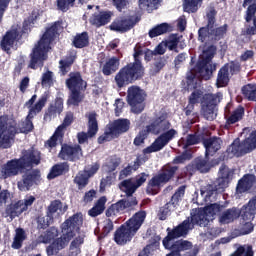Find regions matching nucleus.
<instances>
[{
  "label": "nucleus",
  "instance_id": "1",
  "mask_svg": "<svg viewBox=\"0 0 256 256\" xmlns=\"http://www.w3.org/2000/svg\"><path fill=\"white\" fill-rule=\"evenodd\" d=\"M223 209V205L210 204L204 209L199 210L196 214H192L191 222L189 220H185L172 231H169L168 228V235L163 240L165 249L176 251V253L184 251L185 254L183 256H197V253H199V247L193 246V243L188 240H178L175 242V239H179V237L187 235L189 230L193 229V225L195 224L200 227H207V225H209V223L215 219V216L219 215Z\"/></svg>",
  "mask_w": 256,
  "mask_h": 256
},
{
  "label": "nucleus",
  "instance_id": "2",
  "mask_svg": "<svg viewBox=\"0 0 256 256\" xmlns=\"http://www.w3.org/2000/svg\"><path fill=\"white\" fill-rule=\"evenodd\" d=\"M35 101H37V95H33L31 99L26 102L25 107L29 109V113L25 121L19 124V127H17V122H15L13 118L7 116L0 117V147L2 149H9V147H11L13 137H15L17 133H29L30 131H33V122H31V119L45 107L47 98L43 96L33 106Z\"/></svg>",
  "mask_w": 256,
  "mask_h": 256
},
{
  "label": "nucleus",
  "instance_id": "3",
  "mask_svg": "<svg viewBox=\"0 0 256 256\" xmlns=\"http://www.w3.org/2000/svg\"><path fill=\"white\" fill-rule=\"evenodd\" d=\"M41 161V153L37 150H27L23 153L20 159L8 161L6 164L0 166V179H7V177H15L19 173H23L25 169L39 165Z\"/></svg>",
  "mask_w": 256,
  "mask_h": 256
},
{
  "label": "nucleus",
  "instance_id": "4",
  "mask_svg": "<svg viewBox=\"0 0 256 256\" xmlns=\"http://www.w3.org/2000/svg\"><path fill=\"white\" fill-rule=\"evenodd\" d=\"M58 32L59 23H54L46 28L45 33L32 51L29 64L30 69H37V67L43 65V62L47 59V53L51 49V43L57 37Z\"/></svg>",
  "mask_w": 256,
  "mask_h": 256
},
{
  "label": "nucleus",
  "instance_id": "5",
  "mask_svg": "<svg viewBox=\"0 0 256 256\" xmlns=\"http://www.w3.org/2000/svg\"><path fill=\"white\" fill-rule=\"evenodd\" d=\"M83 225V215L75 214L70 217L62 224V236L53 241V243L47 248L48 255H55V253H59L61 249H65L69 242L73 237H75V233L79 231V227Z\"/></svg>",
  "mask_w": 256,
  "mask_h": 256
},
{
  "label": "nucleus",
  "instance_id": "6",
  "mask_svg": "<svg viewBox=\"0 0 256 256\" xmlns=\"http://www.w3.org/2000/svg\"><path fill=\"white\" fill-rule=\"evenodd\" d=\"M223 99V94L218 92L216 94H205L201 90H195L189 97V105L187 109H193L195 103L201 102L202 113L208 121H213L217 117V105L221 103Z\"/></svg>",
  "mask_w": 256,
  "mask_h": 256
},
{
  "label": "nucleus",
  "instance_id": "7",
  "mask_svg": "<svg viewBox=\"0 0 256 256\" xmlns=\"http://www.w3.org/2000/svg\"><path fill=\"white\" fill-rule=\"evenodd\" d=\"M216 48L211 45L208 49H203L202 60L199 62L196 70H191L187 74V85L188 89H195L197 87V78L200 76L203 79H209V75L215 71V66L211 65V59L215 55Z\"/></svg>",
  "mask_w": 256,
  "mask_h": 256
},
{
  "label": "nucleus",
  "instance_id": "8",
  "mask_svg": "<svg viewBox=\"0 0 256 256\" xmlns=\"http://www.w3.org/2000/svg\"><path fill=\"white\" fill-rule=\"evenodd\" d=\"M147 214L145 212H137L124 225H122L115 233V242L117 245H125L135 237V233L141 229Z\"/></svg>",
  "mask_w": 256,
  "mask_h": 256
},
{
  "label": "nucleus",
  "instance_id": "9",
  "mask_svg": "<svg viewBox=\"0 0 256 256\" xmlns=\"http://www.w3.org/2000/svg\"><path fill=\"white\" fill-rule=\"evenodd\" d=\"M233 177V170L229 169L227 166H221L219 170V178L216 181L215 189L213 185H207L201 189V195L205 201H209L215 193H223L229 185V181Z\"/></svg>",
  "mask_w": 256,
  "mask_h": 256
},
{
  "label": "nucleus",
  "instance_id": "10",
  "mask_svg": "<svg viewBox=\"0 0 256 256\" xmlns=\"http://www.w3.org/2000/svg\"><path fill=\"white\" fill-rule=\"evenodd\" d=\"M207 17V27H202L198 31L199 41L202 43H213V41H219V39H221V37H223L227 32V26L224 25L216 29L213 28V23H215L213 20V17H215V10H210V13L207 14Z\"/></svg>",
  "mask_w": 256,
  "mask_h": 256
},
{
  "label": "nucleus",
  "instance_id": "11",
  "mask_svg": "<svg viewBox=\"0 0 256 256\" xmlns=\"http://www.w3.org/2000/svg\"><path fill=\"white\" fill-rule=\"evenodd\" d=\"M66 85L71 91L68 99V105H79L83 100L81 91L87 89V82L83 80L79 72L70 73L69 79L66 80Z\"/></svg>",
  "mask_w": 256,
  "mask_h": 256
},
{
  "label": "nucleus",
  "instance_id": "12",
  "mask_svg": "<svg viewBox=\"0 0 256 256\" xmlns=\"http://www.w3.org/2000/svg\"><path fill=\"white\" fill-rule=\"evenodd\" d=\"M143 73L144 69L141 63L136 62L128 64L116 74L115 82L118 87H125V85H129V83L141 79Z\"/></svg>",
  "mask_w": 256,
  "mask_h": 256
},
{
  "label": "nucleus",
  "instance_id": "13",
  "mask_svg": "<svg viewBox=\"0 0 256 256\" xmlns=\"http://www.w3.org/2000/svg\"><path fill=\"white\" fill-rule=\"evenodd\" d=\"M256 215V196L244 205L241 209V220H240V230L236 234L239 235H249L253 231V221Z\"/></svg>",
  "mask_w": 256,
  "mask_h": 256
},
{
  "label": "nucleus",
  "instance_id": "14",
  "mask_svg": "<svg viewBox=\"0 0 256 256\" xmlns=\"http://www.w3.org/2000/svg\"><path fill=\"white\" fill-rule=\"evenodd\" d=\"M256 149V131L252 132L250 137H248L242 144L239 139H235L234 142L226 150L228 159L233 157H239L241 151L244 153H249Z\"/></svg>",
  "mask_w": 256,
  "mask_h": 256
},
{
  "label": "nucleus",
  "instance_id": "15",
  "mask_svg": "<svg viewBox=\"0 0 256 256\" xmlns=\"http://www.w3.org/2000/svg\"><path fill=\"white\" fill-rule=\"evenodd\" d=\"M131 127V121L128 119H118L113 123L109 124L108 129L106 130L103 136L98 138V143H105V141H111L115 137H119L121 133H127Z\"/></svg>",
  "mask_w": 256,
  "mask_h": 256
},
{
  "label": "nucleus",
  "instance_id": "16",
  "mask_svg": "<svg viewBox=\"0 0 256 256\" xmlns=\"http://www.w3.org/2000/svg\"><path fill=\"white\" fill-rule=\"evenodd\" d=\"M177 171V167H166L165 171L155 177H153L147 186V193L149 195H157V193H159V188L161 187V185H165V183H167L171 177H173L175 175V172Z\"/></svg>",
  "mask_w": 256,
  "mask_h": 256
},
{
  "label": "nucleus",
  "instance_id": "17",
  "mask_svg": "<svg viewBox=\"0 0 256 256\" xmlns=\"http://www.w3.org/2000/svg\"><path fill=\"white\" fill-rule=\"evenodd\" d=\"M145 91H143L139 86H131L128 88L127 101L131 106V110L133 113H141L143 109H145Z\"/></svg>",
  "mask_w": 256,
  "mask_h": 256
},
{
  "label": "nucleus",
  "instance_id": "18",
  "mask_svg": "<svg viewBox=\"0 0 256 256\" xmlns=\"http://www.w3.org/2000/svg\"><path fill=\"white\" fill-rule=\"evenodd\" d=\"M177 135V131L175 129H170L167 132L160 135L151 146L144 149L145 154L149 153H157V151H161L169 141H171Z\"/></svg>",
  "mask_w": 256,
  "mask_h": 256
},
{
  "label": "nucleus",
  "instance_id": "19",
  "mask_svg": "<svg viewBox=\"0 0 256 256\" xmlns=\"http://www.w3.org/2000/svg\"><path fill=\"white\" fill-rule=\"evenodd\" d=\"M71 123H73V114H67L63 123L58 126L54 135L46 142V147L53 149V147H56L57 143H61L65 129H67Z\"/></svg>",
  "mask_w": 256,
  "mask_h": 256
},
{
  "label": "nucleus",
  "instance_id": "20",
  "mask_svg": "<svg viewBox=\"0 0 256 256\" xmlns=\"http://www.w3.org/2000/svg\"><path fill=\"white\" fill-rule=\"evenodd\" d=\"M148 177L149 175L142 173L136 176L135 179L124 180L120 184V189L121 191H124L126 195H132L135 193V191H137V189H139V187H141V185H143V183H145V181H147Z\"/></svg>",
  "mask_w": 256,
  "mask_h": 256
},
{
  "label": "nucleus",
  "instance_id": "21",
  "mask_svg": "<svg viewBox=\"0 0 256 256\" xmlns=\"http://www.w3.org/2000/svg\"><path fill=\"white\" fill-rule=\"evenodd\" d=\"M87 117L88 133H78V143H85L89 137H95V135H97V131H99V126L97 125V114H95V112H91L87 115Z\"/></svg>",
  "mask_w": 256,
  "mask_h": 256
},
{
  "label": "nucleus",
  "instance_id": "22",
  "mask_svg": "<svg viewBox=\"0 0 256 256\" xmlns=\"http://www.w3.org/2000/svg\"><path fill=\"white\" fill-rule=\"evenodd\" d=\"M135 21H133V17L131 16H123L118 17L115 21L110 25L111 31H117L118 33H125V31H129L134 27Z\"/></svg>",
  "mask_w": 256,
  "mask_h": 256
},
{
  "label": "nucleus",
  "instance_id": "23",
  "mask_svg": "<svg viewBox=\"0 0 256 256\" xmlns=\"http://www.w3.org/2000/svg\"><path fill=\"white\" fill-rule=\"evenodd\" d=\"M169 127H171V124L165 119V116H160L154 119L150 125L146 126V131L152 133V135H159V133L167 131Z\"/></svg>",
  "mask_w": 256,
  "mask_h": 256
},
{
  "label": "nucleus",
  "instance_id": "24",
  "mask_svg": "<svg viewBox=\"0 0 256 256\" xmlns=\"http://www.w3.org/2000/svg\"><path fill=\"white\" fill-rule=\"evenodd\" d=\"M20 29L12 28L8 31L1 41V48L3 51L9 53L11 49H15V43H17V39L19 37Z\"/></svg>",
  "mask_w": 256,
  "mask_h": 256
},
{
  "label": "nucleus",
  "instance_id": "25",
  "mask_svg": "<svg viewBox=\"0 0 256 256\" xmlns=\"http://www.w3.org/2000/svg\"><path fill=\"white\" fill-rule=\"evenodd\" d=\"M82 156L83 152L79 146L73 147L69 145H63L61 152L59 153L60 159H64L66 161H76V159H81Z\"/></svg>",
  "mask_w": 256,
  "mask_h": 256
},
{
  "label": "nucleus",
  "instance_id": "26",
  "mask_svg": "<svg viewBox=\"0 0 256 256\" xmlns=\"http://www.w3.org/2000/svg\"><path fill=\"white\" fill-rule=\"evenodd\" d=\"M222 144L223 141L221 140V138H210L204 140L203 145L206 149V157H212V155H215V152L221 149Z\"/></svg>",
  "mask_w": 256,
  "mask_h": 256
},
{
  "label": "nucleus",
  "instance_id": "27",
  "mask_svg": "<svg viewBox=\"0 0 256 256\" xmlns=\"http://www.w3.org/2000/svg\"><path fill=\"white\" fill-rule=\"evenodd\" d=\"M239 216L241 217V210L237 208H231L226 211H224L220 216H219V222L222 225H227L229 223H233L235 219H239Z\"/></svg>",
  "mask_w": 256,
  "mask_h": 256
},
{
  "label": "nucleus",
  "instance_id": "28",
  "mask_svg": "<svg viewBox=\"0 0 256 256\" xmlns=\"http://www.w3.org/2000/svg\"><path fill=\"white\" fill-rule=\"evenodd\" d=\"M112 15L113 14L111 12H100L99 14H94L90 18V23L92 25H95L96 27H101L103 25H107V23H109V21H111Z\"/></svg>",
  "mask_w": 256,
  "mask_h": 256
},
{
  "label": "nucleus",
  "instance_id": "29",
  "mask_svg": "<svg viewBox=\"0 0 256 256\" xmlns=\"http://www.w3.org/2000/svg\"><path fill=\"white\" fill-rule=\"evenodd\" d=\"M253 183H255V175H253V174L245 175L238 182V185L236 188L237 193H244V191L251 189V187L253 186Z\"/></svg>",
  "mask_w": 256,
  "mask_h": 256
},
{
  "label": "nucleus",
  "instance_id": "30",
  "mask_svg": "<svg viewBox=\"0 0 256 256\" xmlns=\"http://www.w3.org/2000/svg\"><path fill=\"white\" fill-rule=\"evenodd\" d=\"M63 111V99H56L55 103L50 106L48 113L44 116V121H51L52 117L61 114Z\"/></svg>",
  "mask_w": 256,
  "mask_h": 256
},
{
  "label": "nucleus",
  "instance_id": "31",
  "mask_svg": "<svg viewBox=\"0 0 256 256\" xmlns=\"http://www.w3.org/2000/svg\"><path fill=\"white\" fill-rule=\"evenodd\" d=\"M127 209V204H125L124 200H120L115 204H112L106 211L107 217H115L117 215H121L123 211Z\"/></svg>",
  "mask_w": 256,
  "mask_h": 256
},
{
  "label": "nucleus",
  "instance_id": "32",
  "mask_svg": "<svg viewBox=\"0 0 256 256\" xmlns=\"http://www.w3.org/2000/svg\"><path fill=\"white\" fill-rule=\"evenodd\" d=\"M35 174L33 171H29L26 175L23 176V180L18 182V189L20 191H29V188L33 186V181H35Z\"/></svg>",
  "mask_w": 256,
  "mask_h": 256
},
{
  "label": "nucleus",
  "instance_id": "33",
  "mask_svg": "<svg viewBox=\"0 0 256 256\" xmlns=\"http://www.w3.org/2000/svg\"><path fill=\"white\" fill-rule=\"evenodd\" d=\"M229 69H231L229 65H225L220 69L216 81L217 87H225L229 83Z\"/></svg>",
  "mask_w": 256,
  "mask_h": 256
},
{
  "label": "nucleus",
  "instance_id": "34",
  "mask_svg": "<svg viewBox=\"0 0 256 256\" xmlns=\"http://www.w3.org/2000/svg\"><path fill=\"white\" fill-rule=\"evenodd\" d=\"M57 81L55 77V73L51 72V70L46 69V71L41 76V85L46 89L49 87H53Z\"/></svg>",
  "mask_w": 256,
  "mask_h": 256
},
{
  "label": "nucleus",
  "instance_id": "35",
  "mask_svg": "<svg viewBox=\"0 0 256 256\" xmlns=\"http://www.w3.org/2000/svg\"><path fill=\"white\" fill-rule=\"evenodd\" d=\"M119 69V58L112 57L110 58L103 66L104 75H111V73H115Z\"/></svg>",
  "mask_w": 256,
  "mask_h": 256
},
{
  "label": "nucleus",
  "instance_id": "36",
  "mask_svg": "<svg viewBox=\"0 0 256 256\" xmlns=\"http://www.w3.org/2000/svg\"><path fill=\"white\" fill-rule=\"evenodd\" d=\"M105 203H107V198L105 196L101 197L95 204V206L88 211L90 217H97L105 211Z\"/></svg>",
  "mask_w": 256,
  "mask_h": 256
},
{
  "label": "nucleus",
  "instance_id": "37",
  "mask_svg": "<svg viewBox=\"0 0 256 256\" xmlns=\"http://www.w3.org/2000/svg\"><path fill=\"white\" fill-rule=\"evenodd\" d=\"M27 239V235L25 234V230L22 228H17L15 230V236L12 243V249H21L23 245V241Z\"/></svg>",
  "mask_w": 256,
  "mask_h": 256
},
{
  "label": "nucleus",
  "instance_id": "38",
  "mask_svg": "<svg viewBox=\"0 0 256 256\" xmlns=\"http://www.w3.org/2000/svg\"><path fill=\"white\" fill-rule=\"evenodd\" d=\"M66 171H69V165H67V163L57 164L52 167L47 178L55 179V177H59V175H63V173H66Z\"/></svg>",
  "mask_w": 256,
  "mask_h": 256
},
{
  "label": "nucleus",
  "instance_id": "39",
  "mask_svg": "<svg viewBox=\"0 0 256 256\" xmlns=\"http://www.w3.org/2000/svg\"><path fill=\"white\" fill-rule=\"evenodd\" d=\"M24 211L25 210L20 201L12 203L6 208L7 215L11 216L12 218L19 217V215H21V213Z\"/></svg>",
  "mask_w": 256,
  "mask_h": 256
},
{
  "label": "nucleus",
  "instance_id": "40",
  "mask_svg": "<svg viewBox=\"0 0 256 256\" xmlns=\"http://www.w3.org/2000/svg\"><path fill=\"white\" fill-rule=\"evenodd\" d=\"M73 45L78 49H83V47H87V45H89V36L87 35V32L76 35L73 40Z\"/></svg>",
  "mask_w": 256,
  "mask_h": 256
},
{
  "label": "nucleus",
  "instance_id": "41",
  "mask_svg": "<svg viewBox=\"0 0 256 256\" xmlns=\"http://www.w3.org/2000/svg\"><path fill=\"white\" fill-rule=\"evenodd\" d=\"M169 31V24L162 23L149 31V37L153 39L154 37H159V35H164Z\"/></svg>",
  "mask_w": 256,
  "mask_h": 256
},
{
  "label": "nucleus",
  "instance_id": "42",
  "mask_svg": "<svg viewBox=\"0 0 256 256\" xmlns=\"http://www.w3.org/2000/svg\"><path fill=\"white\" fill-rule=\"evenodd\" d=\"M242 93L248 101H256V85L248 84L242 88Z\"/></svg>",
  "mask_w": 256,
  "mask_h": 256
},
{
  "label": "nucleus",
  "instance_id": "43",
  "mask_svg": "<svg viewBox=\"0 0 256 256\" xmlns=\"http://www.w3.org/2000/svg\"><path fill=\"white\" fill-rule=\"evenodd\" d=\"M58 235L59 231L57 230V228L52 227L46 234L40 236L38 241L39 243H51V240L57 237Z\"/></svg>",
  "mask_w": 256,
  "mask_h": 256
},
{
  "label": "nucleus",
  "instance_id": "44",
  "mask_svg": "<svg viewBox=\"0 0 256 256\" xmlns=\"http://www.w3.org/2000/svg\"><path fill=\"white\" fill-rule=\"evenodd\" d=\"M243 115H245V110L243 107H238L233 114L228 118V125H233V123H237V121H241L243 119Z\"/></svg>",
  "mask_w": 256,
  "mask_h": 256
},
{
  "label": "nucleus",
  "instance_id": "45",
  "mask_svg": "<svg viewBox=\"0 0 256 256\" xmlns=\"http://www.w3.org/2000/svg\"><path fill=\"white\" fill-rule=\"evenodd\" d=\"M74 183L78 186V188L83 189L88 183L89 178L87 177V172H79L74 178Z\"/></svg>",
  "mask_w": 256,
  "mask_h": 256
},
{
  "label": "nucleus",
  "instance_id": "46",
  "mask_svg": "<svg viewBox=\"0 0 256 256\" xmlns=\"http://www.w3.org/2000/svg\"><path fill=\"white\" fill-rule=\"evenodd\" d=\"M201 0H184V11L186 13H195L199 9Z\"/></svg>",
  "mask_w": 256,
  "mask_h": 256
},
{
  "label": "nucleus",
  "instance_id": "47",
  "mask_svg": "<svg viewBox=\"0 0 256 256\" xmlns=\"http://www.w3.org/2000/svg\"><path fill=\"white\" fill-rule=\"evenodd\" d=\"M55 213H57V215H61V213H63V204L59 200L53 201L49 206L48 215H51V217H53Z\"/></svg>",
  "mask_w": 256,
  "mask_h": 256
},
{
  "label": "nucleus",
  "instance_id": "48",
  "mask_svg": "<svg viewBox=\"0 0 256 256\" xmlns=\"http://www.w3.org/2000/svg\"><path fill=\"white\" fill-rule=\"evenodd\" d=\"M39 229H47L51 223H53V216L47 214L46 216H39L37 219Z\"/></svg>",
  "mask_w": 256,
  "mask_h": 256
},
{
  "label": "nucleus",
  "instance_id": "49",
  "mask_svg": "<svg viewBox=\"0 0 256 256\" xmlns=\"http://www.w3.org/2000/svg\"><path fill=\"white\" fill-rule=\"evenodd\" d=\"M119 167V158L112 157L106 161V164L103 166L104 171L111 173V171H115Z\"/></svg>",
  "mask_w": 256,
  "mask_h": 256
},
{
  "label": "nucleus",
  "instance_id": "50",
  "mask_svg": "<svg viewBox=\"0 0 256 256\" xmlns=\"http://www.w3.org/2000/svg\"><path fill=\"white\" fill-rule=\"evenodd\" d=\"M141 55H145L146 61H151L153 59V55H155V51L146 50L145 52H143L141 50H136L134 53V59H135L134 63H141L139 62V57H141Z\"/></svg>",
  "mask_w": 256,
  "mask_h": 256
},
{
  "label": "nucleus",
  "instance_id": "51",
  "mask_svg": "<svg viewBox=\"0 0 256 256\" xmlns=\"http://www.w3.org/2000/svg\"><path fill=\"white\" fill-rule=\"evenodd\" d=\"M164 42L170 51H175L177 49V44L179 43V37H177L175 34H172L166 40H164Z\"/></svg>",
  "mask_w": 256,
  "mask_h": 256
},
{
  "label": "nucleus",
  "instance_id": "52",
  "mask_svg": "<svg viewBox=\"0 0 256 256\" xmlns=\"http://www.w3.org/2000/svg\"><path fill=\"white\" fill-rule=\"evenodd\" d=\"M139 167H141V159L136 158L133 165H130L121 171V175H124V177H127V175H131L132 171H137Z\"/></svg>",
  "mask_w": 256,
  "mask_h": 256
},
{
  "label": "nucleus",
  "instance_id": "53",
  "mask_svg": "<svg viewBox=\"0 0 256 256\" xmlns=\"http://www.w3.org/2000/svg\"><path fill=\"white\" fill-rule=\"evenodd\" d=\"M75 5V0H57V7L60 11H69Z\"/></svg>",
  "mask_w": 256,
  "mask_h": 256
},
{
  "label": "nucleus",
  "instance_id": "54",
  "mask_svg": "<svg viewBox=\"0 0 256 256\" xmlns=\"http://www.w3.org/2000/svg\"><path fill=\"white\" fill-rule=\"evenodd\" d=\"M171 211H175V202H169L164 206L161 210L160 219L165 221V219H167V215H170Z\"/></svg>",
  "mask_w": 256,
  "mask_h": 256
},
{
  "label": "nucleus",
  "instance_id": "55",
  "mask_svg": "<svg viewBox=\"0 0 256 256\" xmlns=\"http://www.w3.org/2000/svg\"><path fill=\"white\" fill-rule=\"evenodd\" d=\"M59 65L60 73L66 75L69 73L71 65H73V58H70L69 60H60Z\"/></svg>",
  "mask_w": 256,
  "mask_h": 256
},
{
  "label": "nucleus",
  "instance_id": "56",
  "mask_svg": "<svg viewBox=\"0 0 256 256\" xmlns=\"http://www.w3.org/2000/svg\"><path fill=\"white\" fill-rule=\"evenodd\" d=\"M147 135H149L147 130L140 131L139 134L134 138V145H136V147L143 145V143H145V139H147Z\"/></svg>",
  "mask_w": 256,
  "mask_h": 256
},
{
  "label": "nucleus",
  "instance_id": "57",
  "mask_svg": "<svg viewBox=\"0 0 256 256\" xmlns=\"http://www.w3.org/2000/svg\"><path fill=\"white\" fill-rule=\"evenodd\" d=\"M20 204L24 211H27L33 203H35V196L27 195L23 200H19Z\"/></svg>",
  "mask_w": 256,
  "mask_h": 256
},
{
  "label": "nucleus",
  "instance_id": "58",
  "mask_svg": "<svg viewBox=\"0 0 256 256\" xmlns=\"http://www.w3.org/2000/svg\"><path fill=\"white\" fill-rule=\"evenodd\" d=\"M157 3H159V0H139V7L140 9H145V7L157 9Z\"/></svg>",
  "mask_w": 256,
  "mask_h": 256
},
{
  "label": "nucleus",
  "instance_id": "59",
  "mask_svg": "<svg viewBox=\"0 0 256 256\" xmlns=\"http://www.w3.org/2000/svg\"><path fill=\"white\" fill-rule=\"evenodd\" d=\"M11 199V193L7 190H2L0 192V207L7 204V201Z\"/></svg>",
  "mask_w": 256,
  "mask_h": 256
},
{
  "label": "nucleus",
  "instance_id": "60",
  "mask_svg": "<svg viewBox=\"0 0 256 256\" xmlns=\"http://www.w3.org/2000/svg\"><path fill=\"white\" fill-rule=\"evenodd\" d=\"M255 11H256V1H254L253 4H251L246 12V21L249 22L251 21V19H253V15H255Z\"/></svg>",
  "mask_w": 256,
  "mask_h": 256
},
{
  "label": "nucleus",
  "instance_id": "61",
  "mask_svg": "<svg viewBox=\"0 0 256 256\" xmlns=\"http://www.w3.org/2000/svg\"><path fill=\"white\" fill-rule=\"evenodd\" d=\"M97 171H99V164L95 163L91 167L86 168L84 170V173H86L87 177L89 178V177H93L95 173H97Z\"/></svg>",
  "mask_w": 256,
  "mask_h": 256
},
{
  "label": "nucleus",
  "instance_id": "62",
  "mask_svg": "<svg viewBox=\"0 0 256 256\" xmlns=\"http://www.w3.org/2000/svg\"><path fill=\"white\" fill-rule=\"evenodd\" d=\"M112 1H113V5H115L118 11H123V9H125V7L129 5V0H112Z\"/></svg>",
  "mask_w": 256,
  "mask_h": 256
},
{
  "label": "nucleus",
  "instance_id": "63",
  "mask_svg": "<svg viewBox=\"0 0 256 256\" xmlns=\"http://www.w3.org/2000/svg\"><path fill=\"white\" fill-rule=\"evenodd\" d=\"M165 51H167V46L164 41H162L159 45L154 49L155 55H164Z\"/></svg>",
  "mask_w": 256,
  "mask_h": 256
},
{
  "label": "nucleus",
  "instance_id": "64",
  "mask_svg": "<svg viewBox=\"0 0 256 256\" xmlns=\"http://www.w3.org/2000/svg\"><path fill=\"white\" fill-rule=\"evenodd\" d=\"M154 247H159V243L150 244L146 246L143 251L139 254V256H149V253L153 251Z\"/></svg>",
  "mask_w": 256,
  "mask_h": 256
}]
</instances>
